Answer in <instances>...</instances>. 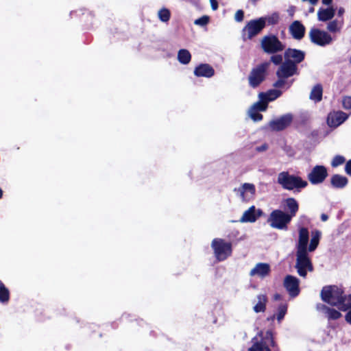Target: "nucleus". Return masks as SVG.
Instances as JSON below:
<instances>
[{"instance_id":"f257e3e1","label":"nucleus","mask_w":351,"mask_h":351,"mask_svg":"<svg viewBox=\"0 0 351 351\" xmlns=\"http://www.w3.org/2000/svg\"><path fill=\"white\" fill-rule=\"evenodd\" d=\"M277 182L284 189L288 191L295 189L297 192H300L301 189L308 185L307 182L301 177L291 175L288 171H282L278 173Z\"/></svg>"},{"instance_id":"f03ea898","label":"nucleus","mask_w":351,"mask_h":351,"mask_svg":"<svg viewBox=\"0 0 351 351\" xmlns=\"http://www.w3.org/2000/svg\"><path fill=\"white\" fill-rule=\"evenodd\" d=\"M343 290L336 285L325 286L322 288L320 296L323 302L337 306L342 302Z\"/></svg>"},{"instance_id":"7ed1b4c3","label":"nucleus","mask_w":351,"mask_h":351,"mask_svg":"<svg viewBox=\"0 0 351 351\" xmlns=\"http://www.w3.org/2000/svg\"><path fill=\"white\" fill-rule=\"evenodd\" d=\"M269 66V62H264L252 69L248 75L250 86L257 88L265 80Z\"/></svg>"},{"instance_id":"20e7f679","label":"nucleus","mask_w":351,"mask_h":351,"mask_svg":"<svg viewBox=\"0 0 351 351\" xmlns=\"http://www.w3.org/2000/svg\"><path fill=\"white\" fill-rule=\"evenodd\" d=\"M211 247L215 257L219 262L226 260L232 253V243L226 242L223 239H214L211 243Z\"/></svg>"},{"instance_id":"39448f33","label":"nucleus","mask_w":351,"mask_h":351,"mask_svg":"<svg viewBox=\"0 0 351 351\" xmlns=\"http://www.w3.org/2000/svg\"><path fill=\"white\" fill-rule=\"evenodd\" d=\"M261 47L267 54L278 53L285 49V45L274 34L265 36L261 41Z\"/></svg>"},{"instance_id":"423d86ee","label":"nucleus","mask_w":351,"mask_h":351,"mask_svg":"<svg viewBox=\"0 0 351 351\" xmlns=\"http://www.w3.org/2000/svg\"><path fill=\"white\" fill-rule=\"evenodd\" d=\"M291 218L282 210H274L269 215L267 222L273 228L278 230H287L288 224L291 221Z\"/></svg>"},{"instance_id":"0eeeda50","label":"nucleus","mask_w":351,"mask_h":351,"mask_svg":"<svg viewBox=\"0 0 351 351\" xmlns=\"http://www.w3.org/2000/svg\"><path fill=\"white\" fill-rule=\"evenodd\" d=\"M295 268L299 276L303 278L306 277L308 271H313V266L307 251H296Z\"/></svg>"},{"instance_id":"6e6552de","label":"nucleus","mask_w":351,"mask_h":351,"mask_svg":"<svg viewBox=\"0 0 351 351\" xmlns=\"http://www.w3.org/2000/svg\"><path fill=\"white\" fill-rule=\"evenodd\" d=\"M308 36L311 43L321 47L328 45L332 42V38L328 32L315 27L311 29Z\"/></svg>"},{"instance_id":"1a4fd4ad","label":"nucleus","mask_w":351,"mask_h":351,"mask_svg":"<svg viewBox=\"0 0 351 351\" xmlns=\"http://www.w3.org/2000/svg\"><path fill=\"white\" fill-rule=\"evenodd\" d=\"M265 27V20L263 18H258L250 21L243 31L247 32V39H252L258 35Z\"/></svg>"},{"instance_id":"9d476101","label":"nucleus","mask_w":351,"mask_h":351,"mask_svg":"<svg viewBox=\"0 0 351 351\" xmlns=\"http://www.w3.org/2000/svg\"><path fill=\"white\" fill-rule=\"evenodd\" d=\"M327 168L324 165H315L308 174L307 178L312 184H319L328 177Z\"/></svg>"},{"instance_id":"9b49d317","label":"nucleus","mask_w":351,"mask_h":351,"mask_svg":"<svg viewBox=\"0 0 351 351\" xmlns=\"http://www.w3.org/2000/svg\"><path fill=\"white\" fill-rule=\"evenodd\" d=\"M300 281L298 278L291 275H287L283 282V286L291 298H295L300 292Z\"/></svg>"},{"instance_id":"f8f14e48","label":"nucleus","mask_w":351,"mask_h":351,"mask_svg":"<svg viewBox=\"0 0 351 351\" xmlns=\"http://www.w3.org/2000/svg\"><path fill=\"white\" fill-rule=\"evenodd\" d=\"M297 74H298V66L294 62L286 60L276 71L277 77H280L289 78Z\"/></svg>"},{"instance_id":"ddd939ff","label":"nucleus","mask_w":351,"mask_h":351,"mask_svg":"<svg viewBox=\"0 0 351 351\" xmlns=\"http://www.w3.org/2000/svg\"><path fill=\"white\" fill-rule=\"evenodd\" d=\"M293 121L291 114H286L278 119L272 120L269 123V126L274 131H282L289 126Z\"/></svg>"},{"instance_id":"4468645a","label":"nucleus","mask_w":351,"mask_h":351,"mask_svg":"<svg viewBox=\"0 0 351 351\" xmlns=\"http://www.w3.org/2000/svg\"><path fill=\"white\" fill-rule=\"evenodd\" d=\"M305 56L304 51L293 48H287L284 53L285 60L294 62L297 66L304 60Z\"/></svg>"},{"instance_id":"2eb2a0df","label":"nucleus","mask_w":351,"mask_h":351,"mask_svg":"<svg viewBox=\"0 0 351 351\" xmlns=\"http://www.w3.org/2000/svg\"><path fill=\"white\" fill-rule=\"evenodd\" d=\"M348 118V115L346 112L339 110L328 114L327 123L330 127L337 128L342 124Z\"/></svg>"},{"instance_id":"dca6fc26","label":"nucleus","mask_w":351,"mask_h":351,"mask_svg":"<svg viewBox=\"0 0 351 351\" xmlns=\"http://www.w3.org/2000/svg\"><path fill=\"white\" fill-rule=\"evenodd\" d=\"M282 206L284 212L288 214L291 219L295 217L299 210V204L293 197H288L284 199Z\"/></svg>"},{"instance_id":"f3484780","label":"nucleus","mask_w":351,"mask_h":351,"mask_svg":"<svg viewBox=\"0 0 351 351\" xmlns=\"http://www.w3.org/2000/svg\"><path fill=\"white\" fill-rule=\"evenodd\" d=\"M289 31L294 39L300 40L304 37L306 28L301 21H294L289 25Z\"/></svg>"},{"instance_id":"a211bd4d","label":"nucleus","mask_w":351,"mask_h":351,"mask_svg":"<svg viewBox=\"0 0 351 351\" xmlns=\"http://www.w3.org/2000/svg\"><path fill=\"white\" fill-rule=\"evenodd\" d=\"M270 272L271 267L269 264L266 263H258L252 269H251L250 275L251 276H257L263 278L269 275Z\"/></svg>"},{"instance_id":"6ab92c4d","label":"nucleus","mask_w":351,"mask_h":351,"mask_svg":"<svg viewBox=\"0 0 351 351\" xmlns=\"http://www.w3.org/2000/svg\"><path fill=\"white\" fill-rule=\"evenodd\" d=\"M309 240V232L307 228L302 227L299 229V238L297 244V251H307Z\"/></svg>"},{"instance_id":"aec40b11","label":"nucleus","mask_w":351,"mask_h":351,"mask_svg":"<svg viewBox=\"0 0 351 351\" xmlns=\"http://www.w3.org/2000/svg\"><path fill=\"white\" fill-rule=\"evenodd\" d=\"M194 75L196 77L210 78L215 75V69L208 64H200L195 68Z\"/></svg>"},{"instance_id":"412c9836","label":"nucleus","mask_w":351,"mask_h":351,"mask_svg":"<svg viewBox=\"0 0 351 351\" xmlns=\"http://www.w3.org/2000/svg\"><path fill=\"white\" fill-rule=\"evenodd\" d=\"M238 191L243 201L247 202L255 195L256 188L253 184L244 183L239 188Z\"/></svg>"},{"instance_id":"4be33fe9","label":"nucleus","mask_w":351,"mask_h":351,"mask_svg":"<svg viewBox=\"0 0 351 351\" xmlns=\"http://www.w3.org/2000/svg\"><path fill=\"white\" fill-rule=\"evenodd\" d=\"M263 213L262 210L258 209L256 210L255 206H252L244 212L240 221L241 222H254Z\"/></svg>"},{"instance_id":"5701e85b","label":"nucleus","mask_w":351,"mask_h":351,"mask_svg":"<svg viewBox=\"0 0 351 351\" xmlns=\"http://www.w3.org/2000/svg\"><path fill=\"white\" fill-rule=\"evenodd\" d=\"M317 309L324 312L328 320H337L342 316L341 313L339 311L328 307L323 304H317Z\"/></svg>"},{"instance_id":"b1692460","label":"nucleus","mask_w":351,"mask_h":351,"mask_svg":"<svg viewBox=\"0 0 351 351\" xmlns=\"http://www.w3.org/2000/svg\"><path fill=\"white\" fill-rule=\"evenodd\" d=\"M335 14L333 7L319 8L317 11V19L319 21L325 22L331 20Z\"/></svg>"},{"instance_id":"393cba45","label":"nucleus","mask_w":351,"mask_h":351,"mask_svg":"<svg viewBox=\"0 0 351 351\" xmlns=\"http://www.w3.org/2000/svg\"><path fill=\"white\" fill-rule=\"evenodd\" d=\"M348 183V179L340 174H334L330 178L331 186L335 189H343Z\"/></svg>"},{"instance_id":"a878e982","label":"nucleus","mask_w":351,"mask_h":351,"mask_svg":"<svg viewBox=\"0 0 351 351\" xmlns=\"http://www.w3.org/2000/svg\"><path fill=\"white\" fill-rule=\"evenodd\" d=\"M257 303L254 306L253 310L255 313H263L266 310L268 298L266 294H259L257 295Z\"/></svg>"},{"instance_id":"bb28decb","label":"nucleus","mask_w":351,"mask_h":351,"mask_svg":"<svg viewBox=\"0 0 351 351\" xmlns=\"http://www.w3.org/2000/svg\"><path fill=\"white\" fill-rule=\"evenodd\" d=\"M264 335L262 331L259 332L257 336L252 339V346L248 348V351H263V343Z\"/></svg>"},{"instance_id":"cd10ccee","label":"nucleus","mask_w":351,"mask_h":351,"mask_svg":"<svg viewBox=\"0 0 351 351\" xmlns=\"http://www.w3.org/2000/svg\"><path fill=\"white\" fill-rule=\"evenodd\" d=\"M311 239L310 241V244L308 247H307V252H313L315 250V249L317 247L319 240L321 238V232L318 230H315L314 231H312L311 232Z\"/></svg>"},{"instance_id":"c85d7f7f","label":"nucleus","mask_w":351,"mask_h":351,"mask_svg":"<svg viewBox=\"0 0 351 351\" xmlns=\"http://www.w3.org/2000/svg\"><path fill=\"white\" fill-rule=\"evenodd\" d=\"M323 88L320 84H316L311 90L310 99L315 102H319L322 99Z\"/></svg>"},{"instance_id":"c756f323","label":"nucleus","mask_w":351,"mask_h":351,"mask_svg":"<svg viewBox=\"0 0 351 351\" xmlns=\"http://www.w3.org/2000/svg\"><path fill=\"white\" fill-rule=\"evenodd\" d=\"M178 60L180 63L182 64H187L191 60V54L187 49H180L178 52Z\"/></svg>"},{"instance_id":"7c9ffc66","label":"nucleus","mask_w":351,"mask_h":351,"mask_svg":"<svg viewBox=\"0 0 351 351\" xmlns=\"http://www.w3.org/2000/svg\"><path fill=\"white\" fill-rule=\"evenodd\" d=\"M10 298V293L9 289L5 285L0 281V302L2 304H7Z\"/></svg>"},{"instance_id":"2f4dec72","label":"nucleus","mask_w":351,"mask_h":351,"mask_svg":"<svg viewBox=\"0 0 351 351\" xmlns=\"http://www.w3.org/2000/svg\"><path fill=\"white\" fill-rule=\"evenodd\" d=\"M340 311H346L351 308V295L343 294L342 302L337 307Z\"/></svg>"},{"instance_id":"473e14b6","label":"nucleus","mask_w":351,"mask_h":351,"mask_svg":"<svg viewBox=\"0 0 351 351\" xmlns=\"http://www.w3.org/2000/svg\"><path fill=\"white\" fill-rule=\"evenodd\" d=\"M265 20V24L267 23L269 25H274L278 23L280 20L279 14L278 12H274L271 15L262 17Z\"/></svg>"},{"instance_id":"72a5a7b5","label":"nucleus","mask_w":351,"mask_h":351,"mask_svg":"<svg viewBox=\"0 0 351 351\" xmlns=\"http://www.w3.org/2000/svg\"><path fill=\"white\" fill-rule=\"evenodd\" d=\"M158 18L162 22L167 23L171 18V12L167 8H162L158 11Z\"/></svg>"},{"instance_id":"f704fd0d","label":"nucleus","mask_w":351,"mask_h":351,"mask_svg":"<svg viewBox=\"0 0 351 351\" xmlns=\"http://www.w3.org/2000/svg\"><path fill=\"white\" fill-rule=\"evenodd\" d=\"M288 305L286 303L280 304L278 308L277 320L280 322L287 312Z\"/></svg>"},{"instance_id":"c9c22d12","label":"nucleus","mask_w":351,"mask_h":351,"mask_svg":"<svg viewBox=\"0 0 351 351\" xmlns=\"http://www.w3.org/2000/svg\"><path fill=\"white\" fill-rule=\"evenodd\" d=\"M265 339H268L270 346L274 348V351H280V348L274 340V335L271 330H269L265 332Z\"/></svg>"},{"instance_id":"e433bc0d","label":"nucleus","mask_w":351,"mask_h":351,"mask_svg":"<svg viewBox=\"0 0 351 351\" xmlns=\"http://www.w3.org/2000/svg\"><path fill=\"white\" fill-rule=\"evenodd\" d=\"M341 25L337 20L330 21L327 25V29L332 33H336L340 31Z\"/></svg>"},{"instance_id":"4c0bfd02","label":"nucleus","mask_w":351,"mask_h":351,"mask_svg":"<svg viewBox=\"0 0 351 351\" xmlns=\"http://www.w3.org/2000/svg\"><path fill=\"white\" fill-rule=\"evenodd\" d=\"M345 161L346 158L343 156L337 155L333 158L331 162V166L332 167H337L338 166L343 165Z\"/></svg>"},{"instance_id":"58836bf2","label":"nucleus","mask_w":351,"mask_h":351,"mask_svg":"<svg viewBox=\"0 0 351 351\" xmlns=\"http://www.w3.org/2000/svg\"><path fill=\"white\" fill-rule=\"evenodd\" d=\"M210 21V17L207 15H204L199 19H197L194 21V24L199 26H205Z\"/></svg>"},{"instance_id":"ea45409f","label":"nucleus","mask_w":351,"mask_h":351,"mask_svg":"<svg viewBox=\"0 0 351 351\" xmlns=\"http://www.w3.org/2000/svg\"><path fill=\"white\" fill-rule=\"evenodd\" d=\"M258 111V110H257L256 109H254L253 108H252V109L250 110V116L251 119L254 121H260L263 119V114L259 113Z\"/></svg>"},{"instance_id":"a19ab883","label":"nucleus","mask_w":351,"mask_h":351,"mask_svg":"<svg viewBox=\"0 0 351 351\" xmlns=\"http://www.w3.org/2000/svg\"><path fill=\"white\" fill-rule=\"evenodd\" d=\"M268 96L271 98V101H274L278 98L281 95L282 92L276 89H271L267 92Z\"/></svg>"},{"instance_id":"79ce46f5","label":"nucleus","mask_w":351,"mask_h":351,"mask_svg":"<svg viewBox=\"0 0 351 351\" xmlns=\"http://www.w3.org/2000/svg\"><path fill=\"white\" fill-rule=\"evenodd\" d=\"M270 61L273 62L275 65H281L282 62V56L280 54H272L270 58Z\"/></svg>"},{"instance_id":"37998d69","label":"nucleus","mask_w":351,"mask_h":351,"mask_svg":"<svg viewBox=\"0 0 351 351\" xmlns=\"http://www.w3.org/2000/svg\"><path fill=\"white\" fill-rule=\"evenodd\" d=\"M278 80H276L274 83L273 86L277 88H282L287 84L286 80L287 78V77H278Z\"/></svg>"},{"instance_id":"c03bdc74","label":"nucleus","mask_w":351,"mask_h":351,"mask_svg":"<svg viewBox=\"0 0 351 351\" xmlns=\"http://www.w3.org/2000/svg\"><path fill=\"white\" fill-rule=\"evenodd\" d=\"M342 105L344 109L350 110L351 109V97L346 96L343 98Z\"/></svg>"},{"instance_id":"a18cd8bd","label":"nucleus","mask_w":351,"mask_h":351,"mask_svg":"<svg viewBox=\"0 0 351 351\" xmlns=\"http://www.w3.org/2000/svg\"><path fill=\"white\" fill-rule=\"evenodd\" d=\"M252 108L259 111H265L267 108V104L260 101L254 104Z\"/></svg>"},{"instance_id":"49530a36","label":"nucleus","mask_w":351,"mask_h":351,"mask_svg":"<svg viewBox=\"0 0 351 351\" xmlns=\"http://www.w3.org/2000/svg\"><path fill=\"white\" fill-rule=\"evenodd\" d=\"M244 19V12L242 10H238L234 15V19L237 22H241Z\"/></svg>"},{"instance_id":"de8ad7c7","label":"nucleus","mask_w":351,"mask_h":351,"mask_svg":"<svg viewBox=\"0 0 351 351\" xmlns=\"http://www.w3.org/2000/svg\"><path fill=\"white\" fill-rule=\"evenodd\" d=\"M259 98L261 99V101L268 104L269 101H271V98L268 96L267 93H260Z\"/></svg>"},{"instance_id":"09e8293b","label":"nucleus","mask_w":351,"mask_h":351,"mask_svg":"<svg viewBox=\"0 0 351 351\" xmlns=\"http://www.w3.org/2000/svg\"><path fill=\"white\" fill-rule=\"evenodd\" d=\"M269 342L268 341V339H265V334L264 335L263 338V351H271V349L269 348Z\"/></svg>"},{"instance_id":"8fccbe9b","label":"nucleus","mask_w":351,"mask_h":351,"mask_svg":"<svg viewBox=\"0 0 351 351\" xmlns=\"http://www.w3.org/2000/svg\"><path fill=\"white\" fill-rule=\"evenodd\" d=\"M345 171L348 175L351 176V159L346 162Z\"/></svg>"},{"instance_id":"3c124183","label":"nucleus","mask_w":351,"mask_h":351,"mask_svg":"<svg viewBox=\"0 0 351 351\" xmlns=\"http://www.w3.org/2000/svg\"><path fill=\"white\" fill-rule=\"evenodd\" d=\"M345 319L348 324L351 325V308L346 314Z\"/></svg>"},{"instance_id":"603ef678","label":"nucleus","mask_w":351,"mask_h":351,"mask_svg":"<svg viewBox=\"0 0 351 351\" xmlns=\"http://www.w3.org/2000/svg\"><path fill=\"white\" fill-rule=\"evenodd\" d=\"M211 8L213 10H216L218 8V2L217 0H210Z\"/></svg>"},{"instance_id":"864d4df0","label":"nucleus","mask_w":351,"mask_h":351,"mask_svg":"<svg viewBox=\"0 0 351 351\" xmlns=\"http://www.w3.org/2000/svg\"><path fill=\"white\" fill-rule=\"evenodd\" d=\"M267 148H268L267 145L265 143V144L262 145L261 146L257 147L256 148V149L257 152H264V151L267 150Z\"/></svg>"},{"instance_id":"5fc2aeb1","label":"nucleus","mask_w":351,"mask_h":351,"mask_svg":"<svg viewBox=\"0 0 351 351\" xmlns=\"http://www.w3.org/2000/svg\"><path fill=\"white\" fill-rule=\"evenodd\" d=\"M275 301H278L282 300V295L278 293H275L273 297Z\"/></svg>"},{"instance_id":"6e6d98bb","label":"nucleus","mask_w":351,"mask_h":351,"mask_svg":"<svg viewBox=\"0 0 351 351\" xmlns=\"http://www.w3.org/2000/svg\"><path fill=\"white\" fill-rule=\"evenodd\" d=\"M345 10L343 8H339L337 12L338 16H341L343 14Z\"/></svg>"},{"instance_id":"4d7b16f0","label":"nucleus","mask_w":351,"mask_h":351,"mask_svg":"<svg viewBox=\"0 0 351 351\" xmlns=\"http://www.w3.org/2000/svg\"><path fill=\"white\" fill-rule=\"evenodd\" d=\"M333 0H322V3L326 5H329L332 3Z\"/></svg>"},{"instance_id":"13d9d810","label":"nucleus","mask_w":351,"mask_h":351,"mask_svg":"<svg viewBox=\"0 0 351 351\" xmlns=\"http://www.w3.org/2000/svg\"><path fill=\"white\" fill-rule=\"evenodd\" d=\"M328 216L327 215H326V214H322V215H321V219H322V221H327V220H328Z\"/></svg>"},{"instance_id":"bf43d9fd","label":"nucleus","mask_w":351,"mask_h":351,"mask_svg":"<svg viewBox=\"0 0 351 351\" xmlns=\"http://www.w3.org/2000/svg\"><path fill=\"white\" fill-rule=\"evenodd\" d=\"M3 196V191L2 189L0 188V199Z\"/></svg>"},{"instance_id":"052dcab7","label":"nucleus","mask_w":351,"mask_h":351,"mask_svg":"<svg viewBox=\"0 0 351 351\" xmlns=\"http://www.w3.org/2000/svg\"><path fill=\"white\" fill-rule=\"evenodd\" d=\"M275 318V315L271 317V318H268V320H273Z\"/></svg>"},{"instance_id":"680f3d73","label":"nucleus","mask_w":351,"mask_h":351,"mask_svg":"<svg viewBox=\"0 0 351 351\" xmlns=\"http://www.w3.org/2000/svg\"><path fill=\"white\" fill-rule=\"evenodd\" d=\"M313 11H314V8H310V10H309L310 12H313Z\"/></svg>"},{"instance_id":"e2e57ef3","label":"nucleus","mask_w":351,"mask_h":351,"mask_svg":"<svg viewBox=\"0 0 351 351\" xmlns=\"http://www.w3.org/2000/svg\"><path fill=\"white\" fill-rule=\"evenodd\" d=\"M291 84H292V82H291V83H289V85H288L287 88H289V87L291 86Z\"/></svg>"}]
</instances>
